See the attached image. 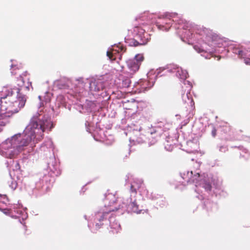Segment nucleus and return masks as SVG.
I'll use <instances>...</instances> for the list:
<instances>
[{"instance_id": "obj_1", "label": "nucleus", "mask_w": 250, "mask_h": 250, "mask_svg": "<svg viewBox=\"0 0 250 250\" xmlns=\"http://www.w3.org/2000/svg\"><path fill=\"white\" fill-rule=\"evenodd\" d=\"M50 123L47 121H42L37 119H32L29 125L26 128L24 133L17 134L12 138V142L15 144L18 142V146L14 149V152L10 154V158H13L23 150V147L27 146L32 141L34 144L41 141L43 136V132L48 128Z\"/></svg>"}, {"instance_id": "obj_2", "label": "nucleus", "mask_w": 250, "mask_h": 250, "mask_svg": "<svg viewBox=\"0 0 250 250\" xmlns=\"http://www.w3.org/2000/svg\"><path fill=\"white\" fill-rule=\"evenodd\" d=\"M18 97L11 95H7L2 97L0 100V110L7 113H16L23 107L26 101V97L24 95H21L20 89L18 91Z\"/></svg>"}, {"instance_id": "obj_3", "label": "nucleus", "mask_w": 250, "mask_h": 250, "mask_svg": "<svg viewBox=\"0 0 250 250\" xmlns=\"http://www.w3.org/2000/svg\"><path fill=\"white\" fill-rule=\"evenodd\" d=\"M118 209V208L114 207L111 204L108 206V207L105 205L100 209V211L96 213L94 220L99 222H103L107 218H110L112 215L111 214L112 212L116 211Z\"/></svg>"}, {"instance_id": "obj_4", "label": "nucleus", "mask_w": 250, "mask_h": 250, "mask_svg": "<svg viewBox=\"0 0 250 250\" xmlns=\"http://www.w3.org/2000/svg\"><path fill=\"white\" fill-rule=\"evenodd\" d=\"M174 15L168 13L160 15L158 18L159 21L157 22L158 28L161 29L165 28L166 30H168L173 23V20L171 18H173Z\"/></svg>"}, {"instance_id": "obj_5", "label": "nucleus", "mask_w": 250, "mask_h": 250, "mask_svg": "<svg viewBox=\"0 0 250 250\" xmlns=\"http://www.w3.org/2000/svg\"><path fill=\"white\" fill-rule=\"evenodd\" d=\"M103 83L100 81L94 80L91 82L89 84V88L91 91L98 92L103 89Z\"/></svg>"}, {"instance_id": "obj_6", "label": "nucleus", "mask_w": 250, "mask_h": 250, "mask_svg": "<svg viewBox=\"0 0 250 250\" xmlns=\"http://www.w3.org/2000/svg\"><path fill=\"white\" fill-rule=\"evenodd\" d=\"M127 66L129 73L133 74L139 70L140 65L136 62V61L130 60L127 62Z\"/></svg>"}, {"instance_id": "obj_7", "label": "nucleus", "mask_w": 250, "mask_h": 250, "mask_svg": "<svg viewBox=\"0 0 250 250\" xmlns=\"http://www.w3.org/2000/svg\"><path fill=\"white\" fill-rule=\"evenodd\" d=\"M127 210L128 212H134L136 213H140L141 210L139 208V206L137 204L136 200L131 202L127 205Z\"/></svg>"}, {"instance_id": "obj_8", "label": "nucleus", "mask_w": 250, "mask_h": 250, "mask_svg": "<svg viewBox=\"0 0 250 250\" xmlns=\"http://www.w3.org/2000/svg\"><path fill=\"white\" fill-rule=\"evenodd\" d=\"M144 59V58L142 54H137L133 60L136 61V62L140 65Z\"/></svg>"}, {"instance_id": "obj_9", "label": "nucleus", "mask_w": 250, "mask_h": 250, "mask_svg": "<svg viewBox=\"0 0 250 250\" xmlns=\"http://www.w3.org/2000/svg\"><path fill=\"white\" fill-rule=\"evenodd\" d=\"M107 56L111 61H114L116 60V58L114 56L113 53L112 51H108L106 52Z\"/></svg>"}, {"instance_id": "obj_10", "label": "nucleus", "mask_w": 250, "mask_h": 250, "mask_svg": "<svg viewBox=\"0 0 250 250\" xmlns=\"http://www.w3.org/2000/svg\"><path fill=\"white\" fill-rule=\"evenodd\" d=\"M204 188L207 191H210L212 188L211 184L208 182H205L204 184Z\"/></svg>"}, {"instance_id": "obj_11", "label": "nucleus", "mask_w": 250, "mask_h": 250, "mask_svg": "<svg viewBox=\"0 0 250 250\" xmlns=\"http://www.w3.org/2000/svg\"><path fill=\"white\" fill-rule=\"evenodd\" d=\"M200 177V174L199 173H197L192 177L191 181L194 183H197L198 181L197 178Z\"/></svg>"}, {"instance_id": "obj_12", "label": "nucleus", "mask_w": 250, "mask_h": 250, "mask_svg": "<svg viewBox=\"0 0 250 250\" xmlns=\"http://www.w3.org/2000/svg\"><path fill=\"white\" fill-rule=\"evenodd\" d=\"M117 47L118 48V50H117L118 52L121 51L124 52L126 50V48L121 44H119V45H117Z\"/></svg>"}, {"instance_id": "obj_13", "label": "nucleus", "mask_w": 250, "mask_h": 250, "mask_svg": "<svg viewBox=\"0 0 250 250\" xmlns=\"http://www.w3.org/2000/svg\"><path fill=\"white\" fill-rule=\"evenodd\" d=\"M140 44H142V43H139L138 42L136 41L134 39H132L130 42V45L134 46H137Z\"/></svg>"}, {"instance_id": "obj_14", "label": "nucleus", "mask_w": 250, "mask_h": 250, "mask_svg": "<svg viewBox=\"0 0 250 250\" xmlns=\"http://www.w3.org/2000/svg\"><path fill=\"white\" fill-rule=\"evenodd\" d=\"M95 223H96V224H95V228L96 229H100L103 225V222H99L98 221H95Z\"/></svg>"}, {"instance_id": "obj_15", "label": "nucleus", "mask_w": 250, "mask_h": 250, "mask_svg": "<svg viewBox=\"0 0 250 250\" xmlns=\"http://www.w3.org/2000/svg\"><path fill=\"white\" fill-rule=\"evenodd\" d=\"M173 147L174 146H169L168 144L167 145H166L165 146V148L168 150V151H171L172 150V149L173 148Z\"/></svg>"}, {"instance_id": "obj_16", "label": "nucleus", "mask_w": 250, "mask_h": 250, "mask_svg": "<svg viewBox=\"0 0 250 250\" xmlns=\"http://www.w3.org/2000/svg\"><path fill=\"white\" fill-rule=\"evenodd\" d=\"M130 190L132 192H133L135 194L137 193V189L134 188V186L132 185L130 187Z\"/></svg>"}, {"instance_id": "obj_17", "label": "nucleus", "mask_w": 250, "mask_h": 250, "mask_svg": "<svg viewBox=\"0 0 250 250\" xmlns=\"http://www.w3.org/2000/svg\"><path fill=\"white\" fill-rule=\"evenodd\" d=\"M244 62L247 65H250V59L248 58H245Z\"/></svg>"}, {"instance_id": "obj_18", "label": "nucleus", "mask_w": 250, "mask_h": 250, "mask_svg": "<svg viewBox=\"0 0 250 250\" xmlns=\"http://www.w3.org/2000/svg\"><path fill=\"white\" fill-rule=\"evenodd\" d=\"M238 55L240 58H242L244 56L243 51L242 50H239L238 52Z\"/></svg>"}, {"instance_id": "obj_19", "label": "nucleus", "mask_w": 250, "mask_h": 250, "mask_svg": "<svg viewBox=\"0 0 250 250\" xmlns=\"http://www.w3.org/2000/svg\"><path fill=\"white\" fill-rule=\"evenodd\" d=\"M108 196L109 197L107 198V199H109L110 197H112L113 199H115V197L114 196H113L112 195H109Z\"/></svg>"}, {"instance_id": "obj_20", "label": "nucleus", "mask_w": 250, "mask_h": 250, "mask_svg": "<svg viewBox=\"0 0 250 250\" xmlns=\"http://www.w3.org/2000/svg\"><path fill=\"white\" fill-rule=\"evenodd\" d=\"M215 133H216V130L214 129L212 131V134H213V136H215Z\"/></svg>"}, {"instance_id": "obj_21", "label": "nucleus", "mask_w": 250, "mask_h": 250, "mask_svg": "<svg viewBox=\"0 0 250 250\" xmlns=\"http://www.w3.org/2000/svg\"><path fill=\"white\" fill-rule=\"evenodd\" d=\"M13 185H15V187H12L14 189H15L16 188V186H17V184L16 183H15L14 184H13Z\"/></svg>"}, {"instance_id": "obj_22", "label": "nucleus", "mask_w": 250, "mask_h": 250, "mask_svg": "<svg viewBox=\"0 0 250 250\" xmlns=\"http://www.w3.org/2000/svg\"><path fill=\"white\" fill-rule=\"evenodd\" d=\"M20 80H21V81L22 83H24V82H23V78H22V77H21Z\"/></svg>"}, {"instance_id": "obj_23", "label": "nucleus", "mask_w": 250, "mask_h": 250, "mask_svg": "<svg viewBox=\"0 0 250 250\" xmlns=\"http://www.w3.org/2000/svg\"><path fill=\"white\" fill-rule=\"evenodd\" d=\"M25 88H26L27 89V90H29V86H26L25 87Z\"/></svg>"}, {"instance_id": "obj_24", "label": "nucleus", "mask_w": 250, "mask_h": 250, "mask_svg": "<svg viewBox=\"0 0 250 250\" xmlns=\"http://www.w3.org/2000/svg\"><path fill=\"white\" fill-rule=\"evenodd\" d=\"M126 81H127V83H130V81L129 80H126Z\"/></svg>"}, {"instance_id": "obj_25", "label": "nucleus", "mask_w": 250, "mask_h": 250, "mask_svg": "<svg viewBox=\"0 0 250 250\" xmlns=\"http://www.w3.org/2000/svg\"><path fill=\"white\" fill-rule=\"evenodd\" d=\"M192 174H193L192 171H190V176H192Z\"/></svg>"}, {"instance_id": "obj_26", "label": "nucleus", "mask_w": 250, "mask_h": 250, "mask_svg": "<svg viewBox=\"0 0 250 250\" xmlns=\"http://www.w3.org/2000/svg\"><path fill=\"white\" fill-rule=\"evenodd\" d=\"M115 203V201H113V203H112V204H114Z\"/></svg>"}, {"instance_id": "obj_27", "label": "nucleus", "mask_w": 250, "mask_h": 250, "mask_svg": "<svg viewBox=\"0 0 250 250\" xmlns=\"http://www.w3.org/2000/svg\"><path fill=\"white\" fill-rule=\"evenodd\" d=\"M112 50H113V51H114V50H115V51H116V50H115L114 49H112Z\"/></svg>"}]
</instances>
